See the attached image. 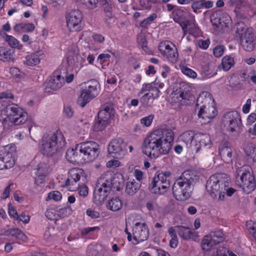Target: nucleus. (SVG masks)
I'll return each mask as SVG.
<instances>
[{"label": "nucleus", "instance_id": "37998d69", "mask_svg": "<svg viewBox=\"0 0 256 256\" xmlns=\"http://www.w3.org/2000/svg\"><path fill=\"white\" fill-rule=\"evenodd\" d=\"M154 178L155 180H158L162 184L165 185L162 186L163 188H170V184L169 180H168L166 177L162 174H158L157 176H155Z\"/></svg>", "mask_w": 256, "mask_h": 256}, {"label": "nucleus", "instance_id": "7c9ffc66", "mask_svg": "<svg viewBox=\"0 0 256 256\" xmlns=\"http://www.w3.org/2000/svg\"><path fill=\"white\" fill-rule=\"evenodd\" d=\"M14 52L10 48L0 46V60L3 62H9L13 59Z\"/></svg>", "mask_w": 256, "mask_h": 256}, {"label": "nucleus", "instance_id": "774afa93", "mask_svg": "<svg viewBox=\"0 0 256 256\" xmlns=\"http://www.w3.org/2000/svg\"><path fill=\"white\" fill-rule=\"evenodd\" d=\"M153 116H146L141 119V123L144 126H148L151 124Z\"/></svg>", "mask_w": 256, "mask_h": 256}, {"label": "nucleus", "instance_id": "473e14b6", "mask_svg": "<svg viewBox=\"0 0 256 256\" xmlns=\"http://www.w3.org/2000/svg\"><path fill=\"white\" fill-rule=\"evenodd\" d=\"M122 202L118 197L112 198L108 202L106 208L108 209L116 212L122 208Z\"/></svg>", "mask_w": 256, "mask_h": 256}, {"label": "nucleus", "instance_id": "ea45409f", "mask_svg": "<svg viewBox=\"0 0 256 256\" xmlns=\"http://www.w3.org/2000/svg\"><path fill=\"white\" fill-rule=\"evenodd\" d=\"M80 4L84 5L90 9H94L97 7L98 0H76Z\"/></svg>", "mask_w": 256, "mask_h": 256}, {"label": "nucleus", "instance_id": "2eb2a0df", "mask_svg": "<svg viewBox=\"0 0 256 256\" xmlns=\"http://www.w3.org/2000/svg\"><path fill=\"white\" fill-rule=\"evenodd\" d=\"M66 24L72 32H78L82 30V15L78 10H74L66 15Z\"/></svg>", "mask_w": 256, "mask_h": 256}, {"label": "nucleus", "instance_id": "a18cd8bd", "mask_svg": "<svg viewBox=\"0 0 256 256\" xmlns=\"http://www.w3.org/2000/svg\"><path fill=\"white\" fill-rule=\"evenodd\" d=\"M182 72L186 76L192 78H195L197 76V74L192 69L184 66H180Z\"/></svg>", "mask_w": 256, "mask_h": 256}, {"label": "nucleus", "instance_id": "f704fd0d", "mask_svg": "<svg viewBox=\"0 0 256 256\" xmlns=\"http://www.w3.org/2000/svg\"><path fill=\"white\" fill-rule=\"evenodd\" d=\"M198 136L200 137L199 144H196L193 148V150H195L196 153L200 150L202 146H205L208 144L210 142V136L207 134H200Z\"/></svg>", "mask_w": 256, "mask_h": 256}, {"label": "nucleus", "instance_id": "680f3d73", "mask_svg": "<svg viewBox=\"0 0 256 256\" xmlns=\"http://www.w3.org/2000/svg\"><path fill=\"white\" fill-rule=\"evenodd\" d=\"M8 212L10 216L12 218H13L14 220L16 219V218H18V213L15 208L12 206L10 203L8 204Z\"/></svg>", "mask_w": 256, "mask_h": 256}, {"label": "nucleus", "instance_id": "72a5a7b5", "mask_svg": "<svg viewBox=\"0 0 256 256\" xmlns=\"http://www.w3.org/2000/svg\"><path fill=\"white\" fill-rule=\"evenodd\" d=\"M140 183L136 182L134 180L129 181L126 185V192L130 195H133L140 189Z\"/></svg>", "mask_w": 256, "mask_h": 256}, {"label": "nucleus", "instance_id": "412c9836", "mask_svg": "<svg viewBox=\"0 0 256 256\" xmlns=\"http://www.w3.org/2000/svg\"><path fill=\"white\" fill-rule=\"evenodd\" d=\"M0 236H6L11 240H17L25 242L27 237L25 234L18 228H1L0 229Z\"/></svg>", "mask_w": 256, "mask_h": 256}, {"label": "nucleus", "instance_id": "7ed1b4c3", "mask_svg": "<svg viewBox=\"0 0 256 256\" xmlns=\"http://www.w3.org/2000/svg\"><path fill=\"white\" fill-rule=\"evenodd\" d=\"M66 144L64 136L61 132L44 134L39 142L40 152L47 157L58 154Z\"/></svg>", "mask_w": 256, "mask_h": 256}, {"label": "nucleus", "instance_id": "393cba45", "mask_svg": "<svg viewBox=\"0 0 256 256\" xmlns=\"http://www.w3.org/2000/svg\"><path fill=\"white\" fill-rule=\"evenodd\" d=\"M240 40L242 48L246 50L248 52L252 50L254 48V37L252 33L246 32L245 34H241Z\"/></svg>", "mask_w": 256, "mask_h": 256}, {"label": "nucleus", "instance_id": "c756f323", "mask_svg": "<svg viewBox=\"0 0 256 256\" xmlns=\"http://www.w3.org/2000/svg\"><path fill=\"white\" fill-rule=\"evenodd\" d=\"M219 154L226 162L229 163L232 161V151L228 146H220L219 147Z\"/></svg>", "mask_w": 256, "mask_h": 256}, {"label": "nucleus", "instance_id": "aec40b11", "mask_svg": "<svg viewBox=\"0 0 256 256\" xmlns=\"http://www.w3.org/2000/svg\"><path fill=\"white\" fill-rule=\"evenodd\" d=\"M226 117L229 118L228 130L232 132H235L236 135H238L240 132L242 126L240 115L236 112H228L226 116Z\"/></svg>", "mask_w": 256, "mask_h": 256}, {"label": "nucleus", "instance_id": "423d86ee", "mask_svg": "<svg viewBox=\"0 0 256 256\" xmlns=\"http://www.w3.org/2000/svg\"><path fill=\"white\" fill-rule=\"evenodd\" d=\"M196 107L198 109V116L200 122L202 124L209 122L217 114L216 108L213 102L210 93L203 92L197 98Z\"/></svg>", "mask_w": 256, "mask_h": 256}, {"label": "nucleus", "instance_id": "6e6d98bb", "mask_svg": "<svg viewBox=\"0 0 256 256\" xmlns=\"http://www.w3.org/2000/svg\"><path fill=\"white\" fill-rule=\"evenodd\" d=\"M62 198V194L60 192L58 191H54L52 192H50L48 194L47 198H46V200H47L48 199L49 200H53L55 201L60 200Z\"/></svg>", "mask_w": 256, "mask_h": 256}, {"label": "nucleus", "instance_id": "338daca9", "mask_svg": "<svg viewBox=\"0 0 256 256\" xmlns=\"http://www.w3.org/2000/svg\"><path fill=\"white\" fill-rule=\"evenodd\" d=\"M198 44L200 48L203 50H206L210 45V40H198Z\"/></svg>", "mask_w": 256, "mask_h": 256}, {"label": "nucleus", "instance_id": "dca6fc26", "mask_svg": "<svg viewBox=\"0 0 256 256\" xmlns=\"http://www.w3.org/2000/svg\"><path fill=\"white\" fill-rule=\"evenodd\" d=\"M158 49L161 54L172 63L177 62L178 54L176 46L170 41H164L160 43Z\"/></svg>", "mask_w": 256, "mask_h": 256}, {"label": "nucleus", "instance_id": "69168bd1", "mask_svg": "<svg viewBox=\"0 0 256 256\" xmlns=\"http://www.w3.org/2000/svg\"><path fill=\"white\" fill-rule=\"evenodd\" d=\"M86 214L92 218H96L100 216L98 212L91 208H88L86 210Z\"/></svg>", "mask_w": 256, "mask_h": 256}, {"label": "nucleus", "instance_id": "09e8293b", "mask_svg": "<svg viewBox=\"0 0 256 256\" xmlns=\"http://www.w3.org/2000/svg\"><path fill=\"white\" fill-rule=\"evenodd\" d=\"M236 32L238 34L240 38H241V34H244L248 32H251L249 28H246V26L243 22H238L236 24Z\"/></svg>", "mask_w": 256, "mask_h": 256}, {"label": "nucleus", "instance_id": "39448f33", "mask_svg": "<svg viewBox=\"0 0 256 256\" xmlns=\"http://www.w3.org/2000/svg\"><path fill=\"white\" fill-rule=\"evenodd\" d=\"M206 188L214 199L220 202L224 200L226 194L231 196L235 192L234 188L228 187V182L219 174L210 177L206 184Z\"/></svg>", "mask_w": 256, "mask_h": 256}, {"label": "nucleus", "instance_id": "4be33fe9", "mask_svg": "<svg viewBox=\"0 0 256 256\" xmlns=\"http://www.w3.org/2000/svg\"><path fill=\"white\" fill-rule=\"evenodd\" d=\"M80 144H78L74 148H70L68 150L66 158V160L72 164H76L83 162L82 156L81 152L80 150Z\"/></svg>", "mask_w": 256, "mask_h": 256}, {"label": "nucleus", "instance_id": "ddd939ff", "mask_svg": "<svg viewBox=\"0 0 256 256\" xmlns=\"http://www.w3.org/2000/svg\"><path fill=\"white\" fill-rule=\"evenodd\" d=\"M127 146L128 144L124 139L120 138H114L108 145V154L115 158H122L128 152Z\"/></svg>", "mask_w": 256, "mask_h": 256}, {"label": "nucleus", "instance_id": "603ef678", "mask_svg": "<svg viewBox=\"0 0 256 256\" xmlns=\"http://www.w3.org/2000/svg\"><path fill=\"white\" fill-rule=\"evenodd\" d=\"M246 226L250 234L256 240V223L252 221L248 222Z\"/></svg>", "mask_w": 256, "mask_h": 256}, {"label": "nucleus", "instance_id": "a211bd4d", "mask_svg": "<svg viewBox=\"0 0 256 256\" xmlns=\"http://www.w3.org/2000/svg\"><path fill=\"white\" fill-rule=\"evenodd\" d=\"M229 18L228 15L222 10H215L210 16L211 22L216 28L228 27Z\"/></svg>", "mask_w": 256, "mask_h": 256}, {"label": "nucleus", "instance_id": "052dcab7", "mask_svg": "<svg viewBox=\"0 0 256 256\" xmlns=\"http://www.w3.org/2000/svg\"><path fill=\"white\" fill-rule=\"evenodd\" d=\"M15 220L18 222H22L24 224H28L30 222V218L24 213H22L18 214V218H16Z\"/></svg>", "mask_w": 256, "mask_h": 256}, {"label": "nucleus", "instance_id": "b1692460", "mask_svg": "<svg viewBox=\"0 0 256 256\" xmlns=\"http://www.w3.org/2000/svg\"><path fill=\"white\" fill-rule=\"evenodd\" d=\"M157 84H158L155 82L143 84L140 94H142L146 92H148L146 94L150 95V97L152 98V100L157 98L159 97L160 93V90L157 86Z\"/></svg>", "mask_w": 256, "mask_h": 256}, {"label": "nucleus", "instance_id": "1a4fd4ad", "mask_svg": "<svg viewBox=\"0 0 256 256\" xmlns=\"http://www.w3.org/2000/svg\"><path fill=\"white\" fill-rule=\"evenodd\" d=\"M236 178L240 176V181L236 180L238 185L242 188L246 194H250L256 188V181L254 176L249 170H246L244 166L238 168L235 172Z\"/></svg>", "mask_w": 256, "mask_h": 256}, {"label": "nucleus", "instance_id": "13d9d810", "mask_svg": "<svg viewBox=\"0 0 256 256\" xmlns=\"http://www.w3.org/2000/svg\"><path fill=\"white\" fill-rule=\"evenodd\" d=\"M100 228L98 226L88 227L80 230V233L82 236H86L89 234L96 230H98Z\"/></svg>", "mask_w": 256, "mask_h": 256}, {"label": "nucleus", "instance_id": "e2e57ef3", "mask_svg": "<svg viewBox=\"0 0 256 256\" xmlns=\"http://www.w3.org/2000/svg\"><path fill=\"white\" fill-rule=\"evenodd\" d=\"M47 170L42 166H39L36 172V174L40 177H45L47 176Z\"/></svg>", "mask_w": 256, "mask_h": 256}, {"label": "nucleus", "instance_id": "20e7f679", "mask_svg": "<svg viewBox=\"0 0 256 256\" xmlns=\"http://www.w3.org/2000/svg\"><path fill=\"white\" fill-rule=\"evenodd\" d=\"M196 176L191 170H185L174 182L172 194L174 197L178 200H185L190 196L192 186Z\"/></svg>", "mask_w": 256, "mask_h": 256}, {"label": "nucleus", "instance_id": "79ce46f5", "mask_svg": "<svg viewBox=\"0 0 256 256\" xmlns=\"http://www.w3.org/2000/svg\"><path fill=\"white\" fill-rule=\"evenodd\" d=\"M194 132L192 131H186L184 132L181 135V139L186 143V144H192V140L194 139Z\"/></svg>", "mask_w": 256, "mask_h": 256}, {"label": "nucleus", "instance_id": "3c124183", "mask_svg": "<svg viewBox=\"0 0 256 256\" xmlns=\"http://www.w3.org/2000/svg\"><path fill=\"white\" fill-rule=\"evenodd\" d=\"M246 4V0H238L236 5L234 12L237 16H241L240 9L244 7Z\"/></svg>", "mask_w": 256, "mask_h": 256}, {"label": "nucleus", "instance_id": "a878e982", "mask_svg": "<svg viewBox=\"0 0 256 256\" xmlns=\"http://www.w3.org/2000/svg\"><path fill=\"white\" fill-rule=\"evenodd\" d=\"M84 61V58L81 57L77 52L73 49L70 50L67 53V62L69 65L78 66V64Z\"/></svg>", "mask_w": 256, "mask_h": 256}, {"label": "nucleus", "instance_id": "0e129e2a", "mask_svg": "<svg viewBox=\"0 0 256 256\" xmlns=\"http://www.w3.org/2000/svg\"><path fill=\"white\" fill-rule=\"evenodd\" d=\"M14 96L9 90L0 93V100H2L4 98L14 99Z\"/></svg>", "mask_w": 256, "mask_h": 256}, {"label": "nucleus", "instance_id": "8fccbe9b", "mask_svg": "<svg viewBox=\"0 0 256 256\" xmlns=\"http://www.w3.org/2000/svg\"><path fill=\"white\" fill-rule=\"evenodd\" d=\"M137 41L139 45L146 52H148V47L146 46L147 41L146 36L143 34H140L138 36Z\"/></svg>", "mask_w": 256, "mask_h": 256}, {"label": "nucleus", "instance_id": "4468645a", "mask_svg": "<svg viewBox=\"0 0 256 256\" xmlns=\"http://www.w3.org/2000/svg\"><path fill=\"white\" fill-rule=\"evenodd\" d=\"M15 146H6L0 151V170L12 168L15 164Z\"/></svg>", "mask_w": 256, "mask_h": 256}, {"label": "nucleus", "instance_id": "49530a36", "mask_svg": "<svg viewBox=\"0 0 256 256\" xmlns=\"http://www.w3.org/2000/svg\"><path fill=\"white\" fill-rule=\"evenodd\" d=\"M6 42L12 48H18L21 50L23 47L22 45L19 44V42L18 40L12 36H10Z\"/></svg>", "mask_w": 256, "mask_h": 256}, {"label": "nucleus", "instance_id": "f8f14e48", "mask_svg": "<svg viewBox=\"0 0 256 256\" xmlns=\"http://www.w3.org/2000/svg\"><path fill=\"white\" fill-rule=\"evenodd\" d=\"M80 150L82 153L83 162L84 163L94 161L100 153V146L96 142L88 141L80 144Z\"/></svg>", "mask_w": 256, "mask_h": 256}, {"label": "nucleus", "instance_id": "c9c22d12", "mask_svg": "<svg viewBox=\"0 0 256 256\" xmlns=\"http://www.w3.org/2000/svg\"><path fill=\"white\" fill-rule=\"evenodd\" d=\"M184 13L185 12L181 7L178 6L175 10L172 12L170 17L172 18L174 22H180L182 20L185 18Z\"/></svg>", "mask_w": 256, "mask_h": 256}, {"label": "nucleus", "instance_id": "c03bdc74", "mask_svg": "<svg viewBox=\"0 0 256 256\" xmlns=\"http://www.w3.org/2000/svg\"><path fill=\"white\" fill-rule=\"evenodd\" d=\"M214 70V66L210 63H206L202 64L201 67V72L204 76H208L211 74Z\"/></svg>", "mask_w": 256, "mask_h": 256}, {"label": "nucleus", "instance_id": "6e6552de", "mask_svg": "<svg viewBox=\"0 0 256 256\" xmlns=\"http://www.w3.org/2000/svg\"><path fill=\"white\" fill-rule=\"evenodd\" d=\"M114 116V109L112 103L104 104L98 114V118L95 120L93 130L95 132H102L110 124V120Z\"/></svg>", "mask_w": 256, "mask_h": 256}, {"label": "nucleus", "instance_id": "a19ab883", "mask_svg": "<svg viewBox=\"0 0 256 256\" xmlns=\"http://www.w3.org/2000/svg\"><path fill=\"white\" fill-rule=\"evenodd\" d=\"M214 242L217 244L223 240V233L220 230L212 232L209 235Z\"/></svg>", "mask_w": 256, "mask_h": 256}, {"label": "nucleus", "instance_id": "5fc2aeb1", "mask_svg": "<svg viewBox=\"0 0 256 256\" xmlns=\"http://www.w3.org/2000/svg\"><path fill=\"white\" fill-rule=\"evenodd\" d=\"M72 212V209L69 207H65L60 209L57 212V215L60 218H65L68 216Z\"/></svg>", "mask_w": 256, "mask_h": 256}, {"label": "nucleus", "instance_id": "2f4dec72", "mask_svg": "<svg viewBox=\"0 0 256 256\" xmlns=\"http://www.w3.org/2000/svg\"><path fill=\"white\" fill-rule=\"evenodd\" d=\"M34 28L35 26L34 24L32 23H20L16 24L14 27V30L16 32L24 33L26 32H31L34 30Z\"/></svg>", "mask_w": 256, "mask_h": 256}, {"label": "nucleus", "instance_id": "5701e85b", "mask_svg": "<svg viewBox=\"0 0 256 256\" xmlns=\"http://www.w3.org/2000/svg\"><path fill=\"white\" fill-rule=\"evenodd\" d=\"M44 55V52L42 50H36L26 56L24 64L28 66H35L40 63Z\"/></svg>", "mask_w": 256, "mask_h": 256}, {"label": "nucleus", "instance_id": "9b49d317", "mask_svg": "<svg viewBox=\"0 0 256 256\" xmlns=\"http://www.w3.org/2000/svg\"><path fill=\"white\" fill-rule=\"evenodd\" d=\"M69 176L66 181V186H74V188L81 186L79 194L81 196H86L88 194V188L84 183L79 182L81 178L84 181L85 179L84 173L82 169L73 168L68 172Z\"/></svg>", "mask_w": 256, "mask_h": 256}, {"label": "nucleus", "instance_id": "e433bc0d", "mask_svg": "<svg viewBox=\"0 0 256 256\" xmlns=\"http://www.w3.org/2000/svg\"><path fill=\"white\" fill-rule=\"evenodd\" d=\"M216 245L209 235L206 236L202 239L201 246L203 250L208 251L213 246Z\"/></svg>", "mask_w": 256, "mask_h": 256}, {"label": "nucleus", "instance_id": "c85d7f7f", "mask_svg": "<svg viewBox=\"0 0 256 256\" xmlns=\"http://www.w3.org/2000/svg\"><path fill=\"white\" fill-rule=\"evenodd\" d=\"M177 228L178 234L184 240H190L194 236V232L192 231L188 227L178 226H177Z\"/></svg>", "mask_w": 256, "mask_h": 256}, {"label": "nucleus", "instance_id": "f3484780", "mask_svg": "<svg viewBox=\"0 0 256 256\" xmlns=\"http://www.w3.org/2000/svg\"><path fill=\"white\" fill-rule=\"evenodd\" d=\"M149 236L148 227L144 222H136L132 228V236L136 243L146 240Z\"/></svg>", "mask_w": 256, "mask_h": 256}, {"label": "nucleus", "instance_id": "bb28decb", "mask_svg": "<svg viewBox=\"0 0 256 256\" xmlns=\"http://www.w3.org/2000/svg\"><path fill=\"white\" fill-rule=\"evenodd\" d=\"M162 184L158 180L154 178L152 183L150 184L148 189L150 191L154 194H162L166 192L168 188H163Z\"/></svg>", "mask_w": 256, "mask_h": 256}, {"label": "nucleus", "instance_id": "de8ad7c7", "mask_svg": "<svg viewBox=\"0 0 256 256\" xmlns=\"http://www.w3.org/2000/svg\"><path fill=\"white\" fill-rule=\"evenodd\" d=\"M157 18V14L156 13H153L150 14L144 20L140 22V26L143 28H146L150 25L152 21L156 20Z\"/></svg>", "mask_w": 256, "mask_h": 256}, {"label": "nucleus", "instance_id": "f257e3e1", "mask_svg": "<svg viewBox=\"0 0 256 256\" xmlns=\"http://www.w3.org/2000/svg\"><path fill=\"white\" fill-rule=\"evenodd\" d=\"M174 138V134L171 130H156L144 139L142 152L151 158H156L160 154H168L171 148Z\"/></svg>", "mask_w": 256, "mask_h": 256}, {"label": "nucleus", "instance_id": "58836bf2", "mask_svg": "<svg viewBox=\"0 0 256 256\" xmlns=\"http://www.w3.org/2000/svg\"><path fill=\"white\" fill-rule=\"evenodd\" d=\"M102 7L106 12H108L107 16L111 18L112 8L114 4L112 0H100Z\"/></svg>", "mask_w": 256, "mask_h": 256}, {"label": "nucleus", "instance_id": "4d7b16f0", "mask_svg": "<svg viewBox=\"0 0 256 256\" xmlns=\"http://www.w3.org/2000/svg\"><path fill=\"white\" fill-rule=\"evenodd\" d=\"M45 215L48 219L51 220H54L57 219V212L56 210L54 209H48L45 212Z\"/></svg>", "mask_w": 256, "mask_h": 256}, {"label": "nucleus", "instance_id": "9d476101", "mask_svg": "<svg viewBox=\"0 0 256 256\" xmlns=\"http://www.w3.org/2000/svg\"><path fill=\"white\" fill-rule=\"evenodd\" d=\"M85 87L78 99V104L84 107L91 100L98 96L100 85L98 81L92 79L84 83Z\"/></svg>", "mask_w": 256, "mask_h": 256}, {"label": "nucleus", "instance_id": "864d4df0", "mask_svg": "<svg viewBox=\"0 0 256 256\" xmlns=\"http://www.w3.org/2000/svg\"><path fill=\"white\" fill-rule=\"evenodd\" d=\"M152 99L150 96L146 93L140 98V102L144 107H151L152 102H150V100Z\"/></svg>", "mask_w": 256, "mask_h": 256}, {"label": "nucleus", "instance_id": "0eeeda50", "mask_svg": "<svg viewBox=\"0 0 256 256\" xmlns=\"http://www.w3.org/2000/svg\"><path fill=\"white\" fill-rule=\"evenodd\" d=\"M5 112L7 118L2 122L4 128H8V121L14 125H19L24 124L28 118L27 113L15 104L8 105Z\"/></svg>", "mask_w": 256, "mask_h": 256}, {"label": "nucleus", "instance_id": "cd10ccee", "mask_svg": "<svg viewBox=\"0 0 256 256\" xmlns=\"http://www.w3.org/2000/svg\"><path fill=\"white\" fill-rule=\"evenodd\" d=\"M214 2L211 0H200L194 2L191 7L193 12L196 14L198 10L202 8H210L213 6Z\"/></svg>", "mask_w": 256, "mask_h": 256}, {"label": "nucleus", "instance_id": "6ab92c4d", "mask_svg": "<svg viewBox=\"0 0 256 256\" xmlns=\"http://www.w3.org/2000/svg\"><path fill=\"white\" fill-rule=\"evenodd\" d=\"M64 84V78L61 76L60 70H56L52 73L50 80L46 84L45 92H49L52 90H56L62 88Z\"/></svg>", "mask_w": 256, "mask_h": 256}, {"label": "nucleus", "instance_id": "f03ea898", "mask_svg": "<svg viewBox=\"0 0 256 256\" xmlns=\"http://www.w3.org/2000/svg\"><path fill=\"white\" fill-rule=\"evenodd\" d=\"M122 184L110 172L104 174L98 180L95 188L93 200L96 205H101L111 193L120 190Z\"/></svg>", "mask_w": 256, "mask_h": 256}, {"label": "nucleus", "instance_id": "4c0bfd02", "mask_svg": "<svg viewBox=\"0 0 256 256\" xmlns=\"http://www.w3.org/2000/svg\"><path fill=\"white\" fill-rule=\"evenodd\" d=\"M234 58L230 56H226L222 59V67L224 70H228L234 64Z\"/></svg>", "mask_w": 256, "mask_h": 256}, {"label": "nucleus", "instance_id": "bf43d9fd", "mask_svg": "<svg viewBox=\"0 0 256 256\" xmlns=\"http://www.w3.org/2000/svg\"><path fill=\"white\" fill-rule=\"evenodd\" d=\"M224 50V46H218L214 48L213 54L216 57L219 58L222 55Z\"/></svg>", "mask_w": 256, "mask_h": 256}]
</instances>
